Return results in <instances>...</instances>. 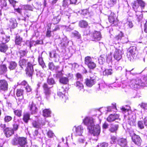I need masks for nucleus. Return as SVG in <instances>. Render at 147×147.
Segmentation results:
<instances>
[{
	"instance_id": "1",
	"label": "nucleus",
	"mask_w": 147,
	"mask_h": 147,
	"mask_svg": "<svg viewBox=\"0 0 147 147\" xmlns=\"http://www.w3.org/2000/svg\"><path fill=\"white\" fill-rule=\"evenodd\" d=\"M27 64V66L26 70V74L29 77H31L34 72L33 65L30 62H28L27 60L24 59H20L19 61V65L22 68L26 66Z\"/></svg>"
},
{
	"instance_id": "2",
	"label": "nucleus",
	"mask_w": 147,
	"mask_h": 147,
	"mask_svg": "<svg viewBox=\"0 0 147 147\" xmlns=\"http://www.w3.org/2000/svg\"><path fill=\"white\" fill-rule=\"evenodd\" d=\"M12 143L14 145H18V147H28L27 139L24 137H15L12 140Z\"/></svg>"
},
{
	"instance_id": "3",
	"label": "nucleus",
	"mask_w": 147,
	"mask_h": 147,
	"mask_svg": "<svg viewBox=\"0 0 147 147\" xmlns=\"http://www.w3.org/2000/svg\"><path fill=\"white\" fill-rule=\"evenodd\" d=\"M91 134V138L90 140H93L96 142L98 139V136L100 133V127L99 125L94 124L92 127V129H88Z\"/></svg>"
},
{
	"instance_id": "4",
	"label": "nucleus",
	"mask_w": 147,
	"mask_h": 147,
	"mask_svg": "<svg viewBox=\"0 0 147 147\" xmlns=\"http://www.w3.org/2000/svg\"><path fill=\"white\" fill-rule=\"evenodd\" d=\"M146 79L147 80V78ZM145 82L146 83L142 82L140 79L137 78L131 81L130 86L134 88H138L140 86H147L146 81Z\"/></svg>"
},
{
	"instance_id": "5",
	"label": "nucleus",
	"mask_w": 147,
	"mask_h": 147,
	"mask_svg": "<svg viewBox=\"0 0 147 147\" xmlns=\"http://www.w3.org/2000/svg\"><path fill=\"white\" fill-rule=\"evenodd\" d=\"M137 51L136 48L135 47H130L127 50V57L128 59L130 61H133L136 58L137 55Z\"/></svg>"
},
{
	"instance_id": "6",
	"label": "nucleus",
	"mask_w": 147,
	"mask_h": 147,
	"mask_svg": "<svg viewBox=\"0 0 147 147\" xmlns=\"http://www.w3.org/2000/svg\"><path fill=\"white\" fill-rule=\"evenodd\" d=\"M84 63L90 69H93L96 67V63L93 59L90 56H87L85 57Z\"/></svg>"
},
{
	"instance_id": "7",
	"label": "nucleus",
	"mask_w": 147,
	"mask_h": 147,
	"mask_svg": "<svg viewBox=\"0 0 147 147\" xmlns=\"http://www.w3.org/2000/svg\"><path fill=\"white\" fill-rule=\"evenodd\" d=\"M52 87V86L49 87L47 83H45L43 85V93L45 94V97L47 100L49 99L51 95L53 94L51 90V88Z\"/></svg>"
},
{
	"instance_id": "8",
	"label": "nucleus",
	"mask_w": 147,
	"mask_h": 147,
	"mask_svg": "<svg viewBox=\"0 0 147 147\" xmlns=\"http://www.w3.org/2000/svg\"><path fill=\"white\" fill-rule=\"evenodd\" d=\"M131 5L133 9L136 13V15L137 18V21L138 22H140L142 19L143 15L141 11H138L137 9L139 8V6L136 1L132 2Z\"/></svg>"
},
{
	"instance_id": "9",
	"label": "nucleus",
	"mask_w": 147,
	"mask_h": 147,
	"mask_svg": "<svg viewBox=\"0 0 147 147\" xmlns=\"http://www.w3.org/2000/svg\"><path fill=\"white\" fill-rule=\"evenodd\" d=\"M83 123L88 126V129H92V127L94 124L93 119L90 117H86L83 120Z\"/></svg>"
},
{
	"instance_id": "10",
	"label": "nucleus",
	"mask_w": 147,
	"mask_h": 147,
	"mask_svg": "<svg viewBox=\"0 0 147 147\" xmlns=\"http://www.w3.org/2000/svg\"><path fill=\"white\" fill-rule=\"evenodd\" d=\"M73 130L74 134L76 136H82L84 131V128L81 125L74 126L73 128Z\"/></svg>"
},
{
	"instance_id": "11",
	"label": "nucleus",
	"mask_w": 147,
	"mask_h": 147,
	"mask_svg": "<svg viewBox=\"0 0 147 147\" xmlns=\"http://www.w3.org/2000/svg\"><path fill=\"white\" fill-rule=\"evenodd\" d=\"M66 90L63 87H62L61 89H59L57 92V95L62 99V101L66 102V101L68 99V98L67 96H66L64 94V92Z\"/></svg>"
},
{
	"instance_id": "12",
	"label": "nucleus",
	"mask_w": 147,
	"mask_h": 147,
	"mask_svg": "<svg viewBox=\"0 0 147 147\" xmlns=\"http://www.w3.org/2000/svg\"><path fill=\"white\" fill-rule=\"evenodd\" d=\"M28 107L32 114H35L38 111V109L35 104L33 101L29 102Z\"/></svg>"
},
{
	"instance_id": "13",
	"label": "nucleus",
	"mask_w": 147,
	"mask_h": 147,
	"mask_svg": "<svg viewBox=\"0 0 147 147\" xmlns=\"http://www.w3.org/2000/svg\"><path fill=\"white\" fill-rule=\"evenodd\" d=\"M79 26L81 28H88V29L85 33L84 32V34L86 35H88L89 34L90 32V30L89 29L90 27L88 26V23L86 21L82 20L79 22Z\"/></svg>"
},
{
	"instance_id": "14",
	"label": "nucleus",
	"mask_w": 147,
	"mask_h": 147,
	"mask_svg": "<svg viewBox=\"0 0 147 147\" xmlns=\"http://www.w3.org/2000/svg\"><path fill=\"white\" fill-rule=\"evenodd\" d=\"M102 38L100 32L94 31L92 36V40L93 41H98L100 40Z\"/></svg>"
},
{
	"instance_id": "15",
	"label": "nucleus",
	"mask_w": 147,
	"mask_h": 147,
	"mask_svg": "<svg viewBox=\"0 0 147 147\" xmlns=\"http://www.w3.org/2000/svg\"><path fill=\"white\" fill-rule=\"evenodd\" d=\"M122 54L121 49L116 48L114 55L115 59L117 61H119L121 58Z\"/></svg>"
},
{
	"instance_id": "16",
	"label": "nucleus",
	"mask_w": 147,
	"mask_h": 147,
	"mask_svg": "<svg viewBox=\"0 0 147 147\" xmlns=\"http://www.w3.org/2000/svg\"><path fill=\"white\" fill-rule=\"evenodd\" d=\"M24 90L22 89H17L16 90V95L17 96H21V98H18V102L20 104L24 99L23 94L24 93Z\"/></svg>"
},
{
	"instance_id": "17",
	"label": "nucleus",
	"mask_w": 147,
	"mask_h": 147,
	"mask_svg": "<svg viewBox=\"0 0 147 147\" xmlns=\"http://www.w3.org/2000/svg\"><path fill=\"white\" fill-rule=\"evenodd\" d=\"M7 65L2 63L0 65V75L6 76L7 75Z\"/></svg>"
},
{
	"instance_id": "18",
	"label": "nucleus",
	"mask_w": 147,
	"mask_h": 147,
	"mask_svg": "<svg viewBox=\"0 0 147 147\" xmlns=\"http://www.w3.org/2000/svg\"><path fill=\"white\" fill-rule=\"evenodd\" d=\"M131 139L132 141L136 144L140 146L142 140L139 136L134 134L132 136Z\"/></svg>"
},
{
	"instance_id": "19",
	"label": "nucleus",
	"mask_w": 147,
	"mask_h": 147,
	"mask_svg": "<svg viewBox=\"0 0 147 147\" xmlns=\"http://www.w3.org/2000/svg\"><path fill=\"white\" fill-rule=\"evenodd\" d=\"M96 82V80L94 77H90V78H87L85 80V83L88 87L92 86Z\"/></svg>"
},
{
	"instance_id": "20",
	"label": "nucleus",
	"mask_w": 147,
	"mask_h": 147,
	"mask_svg": "<svg viewBox=\"0 0 147 147\" xmlns=\"http://www.w3.org/2000/svg\"><path fill=\"white\" fill-rule=\"evenodd\" d=\"M8 83L4 80H0V89L3 91H6L8 89Z\"/></svg>"
},
{
	"instance_id": "21",
	"label": "nucleus",
	"mask_w": 147,
	"mask_h": 147,
	"mask_svg": "<svg viewBox=\"0 0 147 147\" xmlns=\"http://www.w3.org/2000/svg\"><path fill=\"white\" fill-rule=\"evenodd\" d=\"M18 24L16 19L13 18H11L9 20L8 24L9 28L11 29H14L17 26Z\"/></svg>"
},
{
	"instance_id": "22",
	"label": "nucleus",
	"mask_w": 147,
	"mask_h": 147,
	"mask_svg": "<svg viewBox=\"0 0 147 147\" xmlns=\"http://www.w3.org/2000/svg\"><path fill=\"white\" fill-rule=\"evenodd\" d=\"M138 125V127L140 129H144V126L147 127V117H145L143 121H139Z\"/></svg>"
},
{
	"instance_id": "23",
	"label": "nucleus",
	"mask_w": 147,
	"mask_h": 147,
	"mask_svg": "<svg viewBox=\"0 0 147 147\" xmlns=\"http://www.w3.org/2000/svg\"><path fill=\"white\" fill-rule=\"evenodd\" d=\"M4 132L7 137H9L14 133L13 129L11 128L7 127L4 129Z\"/></svg>"
},
{
	"instance_id": "24",
	"label": "nucleus",
	"mask_w": 147,
	"mask_h": 147,
	"mask_svg": "<svg viewBox=\"0 0 147 147\" xmlns=\"http://www.w3.org/2000/svg\"><path fill=\"white\" fill-rule=\"evenodd\" d=\"M108 19L109 22L112 24L116 23L118 21L116 15L113 13H111Z\"/></svg>"
},
{
	"instance_id": "25",
	"label": "nucleus",
	"mask_w": 147,
	"mask_h": 147,
	"mask_svg": "<svg viewBox=\"0 0 147 147\" xmlns=\"http://www.w3.org/2000/svg\"><path fill=\"white\" fill-rule=\"evenodd\" d=\"M9 40V36H7L5 34L2 32H0V41L5 43L7 42Z\"/></svg>"
},
{
	"instance_id": "26",
	"label": "nucleus",
	"mask_w": 147,
	"mask_h": 147,
	"mask_svg": "<svg viewBox=\"0 0 147 147\" xmlns=\"http://www.w3.org/2000/svg\"><path fill=\"white\" fill-rule=\"evenodd\" d=\"M117 142L118 144L121 147L127 145V141L126 138H119L117 139Z\"/></svg>"
},
{
	"instance_id": "27",
	"label": "nucleus",
	"mask_w": 147,
	"mask_h": 147,
	"mask_svg": "<svg viewBox=\"0 0 147 147\" xmlns=\"http://www.w3.org/2000/svg\"><path fill=\"white\" fill-rule=\"evenodd\" d=\"M119 116L117 114L110 115L107 119V121L109 122H111L114 121L116 119H118Z\"/></svg>"
},
{
	"instance_id": "28",
	"label": "nucleus",
	"mask_w": 147,
	"mask_h": 147,
	"mask_svg": "<svg viewBox=\"0 0 147 147\" xmlns=\"http://www.w3.org/2000/svg\"><path fill=\"white\" fill-rule=\"evenodd\" d=\"M82 81H77L75 85L79 91H81L83 92L84 91V85L82 83Z\"/></svg>"
},
{
	"instance_id": "29",
	"label": "nucleus",
	"mask_w": 147,
	"mask_h": 147,
	"mask_svg": "<svg viewBox=\"0 0 147 147\" xmlns=\"http://www.w3.org/2000/svg\"><path fill=\"white\" fill-rule=\"evenodd\" d=\"M17 64L15 61H11L9 63L8 68L10 70H13L16 69L17 67Z\"/></svg>"
},
{
	"instance_id": "30",
	"label": "nucleus",
	"mask_w": 147,
	"mask_h": 147,
	"mask_svg": "<svg viewBox=\"0 0 147 147\" xmlns=\"http://www.w3.org/2000/svg\"><path fill=\"white\" fill-rule=\"evenodd\" d=\"M61 19L60 14H58L57 16L54 17L52 20V22L54 24H58Z\"/></svg>"
},
{
	"instance_id": "31",
	"label": "nucleus",
	"mask_w": 147,
	"mask_h": 147,
	"mask_svg": "<svg viewBox=\"0 0 147 147\" xmlns=\"http://www.w3.org/2000/svg\"><path fill=\"white\" fill-rule=\"evenodd\" d=\"M48 67L49 69L51 70H57L60 68L59 66L58 65L55 66L54 63L52 62H49V63Z\"/></svg>"
},
{
	"instance_id": "32",
	"label": "nucleus",
	"mask_w": 147,
	"mask_h": 147,
	"mask_svg": "<svg viewBox=\"0 0 147 147\" xmlns=\"http://www.w3.org/2000/svg\"><path fill=\"white\" fill-rule=\"evenodd\" d=\"M42 53L41 55H40L38 57V61L40 65L42 68L44 69L46 67L45 63H44L42 57Z\"/></svg>"
},
{
	"instance_id": "33",
	"label": "nucleus",
	"mask_w": 147,
	"mask_h": 147,
	"mask_svg": "<svg viewBox=\"0 0 147 147\" xmlns=\"http://www.w3.org/2000/svg\"><path fill=\"white\" fill-rule=\"evenodd\" d=\"M8 48V46L5 43H2L0 44V51L1 52L5 53Z\"/></svg>"
},
{
	"instance_id": "34",
	"label": "nucleus",
	"mask_w": 147,
	"mask_h": 147,
	"mask_svg": "<svg viewBox=\"0 0 147 147\" xmlns=\"http://www.w3.org/2000/svg\"><path fill=\"white\" fill-rule=\"evenodd\" d=\"M30 114L29 113H24L23 115V120L26 123H28V120L30 119Z\"/></svg>"
},
{
	"instance_id": "35",
	"label": "nucleus",
	"mask_w": 147,
	"mask_h": 147,
	"mask_svg": "<svg viewBox=\"0 0 147 147\" xmlns=\"http://www.w3.org/2000/svg\"><path fill=\"white\" fill-rule=\"evenodd\" d=\"M19 120H17L16 121L14 120L13 124V131H16L18 129L19 125Z\"/></svg>"
},
{
	"instance_id": "36",
	"label": "nucleus",
	"mask_w": 147,
	"mask_h": 147,
	"mask_svg": "<svg viewBox=\"0 0 147 147\" xmlns=\"http://www.w3.org/2000/svg\"><path fill=\"white\" fill-rule=\"evenodd\" d=\"M51 113V112L49 109H45L43 111V115L44 117H50Z\"/></svg>"
},
{
	"instance_id": "37",
	"label": "nucleus",
	"mask_w": 147,
	"mask_h": 147,
	"mask_svg": "<svg viewBox=\"0 0 147 147\" xmlns=\"http://www.w3.org/2000/svg\"><path fill=\"white\" fill-rule=\"evenodd\" d=\"M22 42V39L19 36H17L16 38L15 43L17 45L20 46L21 45V43Z\"/></svg>"
},
{
	"instance_id": "38",
	"label": "nucleus",
	"mask_w": 147,
	"mask_h": 147,
	"mask_svg": "<svg viewBox=\"0 0 147 147\" xmlns=\"http://www.w3.org/2000/svg\"><path fill=\"white\" fill-rule=\"evenodd\" d=\"M118 127V125H111L109 130L111 132H115Z\"/></svg>"
},
{
	"instance_id": "39",
	"label": "nucleus",
	"mask_w": 147,
	"mask_h": 147,
	"mask_svg": "<svg viewBox=\"0 0 147 147\" xmlns=\"http://www.w3.org/2000/svg\"><path fill=\"white\" fill-rule=\"evenodd\" d=\"M135 1H134L133 2ZM136 2L137 4L139 6V5L142 9H143L144 8L146 4L145 2L142 0H136Z\"/></svg>"
},
{
	"instance_id": "40",
	"label": "nucleus",
	"mask_w": 147,
	"mask_h": 147,
	"mask_svg": "<svg viewBox=\"0 0 147 147\" xmlns=\"http://www.w3.org/2000/svg\"><path fill=\"white\" fill-rule=\"evenodd\" d=\"M60 82L64 84H67L69 82V80L67 77H63L60 78Z\"/></svg>"
},
{
	"instance_id": "41",
	"label": "nucleus",
	"mask_w": 147,
	"mask_h": 147,
	"mask_svg": "<svg viewBox=\"0 0 147 147\" xmlns=\"http://www.w3.org/2000/svg\"><path fill=\"white\" fill-rule=\"evenodd\" d=\"M23 8L25 10L28 11L29 10L32 11L35 7L33 5L32 6L29 5H24Z\"/></svg>"
},
{
	"instance_id": "42",
	"label": "nucleus",
	"mask_w": 147,
	"mask_h": 147,
	"mask_svg": "<svg viewBox=\"0 0 147 147\" xmlns=\"http://www.w3.org/2000/svg\"><path fill=\"white\" fill-rule=\"evenodd\" d=\"M47 82L48 84L50 85H53L55 83L54 79L53 78H50L49 76L47 79Z\"/></svg>"
},
{
	"instance_id": "43",
	"label": "nucleus",
	"mask_w": 147,
	"mask_h": 147,
	"mask_svg": "<svg viewBox=\"0 0 147 147\" xmlns=\"http://www.w3.org/2000/svg\"><path fill=\"white\" fill-rule=\"evenodd\" d=\"M26 44L27 46L29 47L30 49L34 45L35 46V41L33 40L31 41H27L26 42Z\"/></svg>"
},
{
	"instance_id": "44",
	"label": "nucleus",
	"mask_w": 147,
	"mask_h": 147,
	"mask_svg": "<svg viewBox=\"0 0 147 147\" xmlns=\"http://www.w3.org/2000/svg\"><path fill=\"white\" fill-rule=\"evenodd\" d=\"M77 81H82L83 78L82 76L79 73H77L76 75Z\"/></svg>"
},
{
	"instance_id": "45",
	"label": "nucleus",
	"mask_w": 147,
	"mask_h": 147,
	"mask_svg": "<svg viewBox=\"0 0 147 147\" xmlns=\"http://www.w3.org/2000/svg\"><path fill=\"white\" fill-rule=\"evenodd\" d=\"M113 72L111 69H105L103 71V74L104 75H110L112 74Z\"/></svg>"
},
{
	"instance_id": "46",
	"label": "nucleus",
	"mask_w": 147,
	"mask_h": 147,
	"mask_svg": "<svg viewBox=\"0 0 147 147\" xmlns=\"http://www.w3.org/2000/svg\"><path fill=\"white\" fill-rule=\"evenodd\" d=\"M32 125L33 127L35 128H41V125L40 124V123L36 121H32Z\"/></svg>"
},
{
	"instance_id": "47",
	"label": "nucleus",
	"mask_w": 147,
	"mask_h": 147,
	"mask_svg": "<svg viewBox=\"0 0 147 147\" xmlns=\"http://www.w3.org/2000/svg\"><path fill=\"white\" fill-rule=\"evenodd\" d=\"M27 53L28 51H20L19 52L20 58H22L24 56L26 57Z\"/></svg>"
},
{
	"instance_id": "48",
	"label": "nucleus",
	"mask_w": 147,
	"mask_h": 147,
	"mask_svg": "<svg viewBox=\"0 0 147 147\" xmlns=\"http://www.w3.org/2000/svg\"><path fill=\"white\" fill-rule=\"evenodd\" d=\"M125 25L127 26L128 28H132L134 26L133 24L132 21L128 20L125 23Z\"/></svg>"
},
{
	"instance_id": "49",
	"label": "nucleus",
	"mask_w": 147,
	"mask_h": 147,
	"mask_svg": "<svg viewBox=\"0 0 147 147\" xmlns=\"http://www.w3.org/2000/svg\"><path fill=\"white\" fill-rule=\"evenodd\" d=\"M78 141L79 143H84L85 142V145L84 146H85L86 144H87V142L86 141L85 138L84 137H82L80 138L78 140Z\"/></svg>"
},
{
	"instance_id": "50",
	"label": "nucleus",
	"mask_w": 147,
	"mask_h": 147,
	"mask_svg": "<svg viewBox=\"0 0 147 147\" xmlns=\"http://www.w3.org/2000/svg\"><path fill=\"white\" fill-rule=\"evenodd\" d=\"M7 5V2L5 0H0V7L1 8L5 7Z\"/></svg>"
},
{
	"instance_id": "51",
	"label": "nucleus",
	"mask_w": 147,
	"mask_h": 147,
	"mask_svg": "<svg viewBox=\"0 0 147 147\" xmlns=\"http://www.w3.org/2000/svg\"><path fill=\"white\" fill-rule=\"evenodd\" d=\"M118 1L119 0H110L108 3L110 7H113L117 3Z\"/></svg>"
},
{
	"instance_id": "52",
	"label": "nucleus",
	"mask_w": 147,
	"mask_h": 147,
	"mask_svg": "<svg viewBox=\"0 0 147 147\" xmlns=\"http://www.w3.org/2000/svg\"><path fill=\"white\" fill-rule=\"evenodd\" d=\"M123 36V34L121 32H120L118 35L115 36V38L117 40H120Z\"/></svg>"
},
{
	"instance_id": "53",
	"label": "nucleus",
	"mask_w": 147,
	"mask_h": 147,
	"mask_svg": "<svg viewBox=\"0 0 147 147\" xmlns=\"http://www.w3.org/2000/svg\"><path fill=\"white\" fill-rule=\"evenodd\" d=\"M72 34L75 37H76L77 38L79 39L80 37V35L79 32L76 31H74L72 32Z\"/></svg>"
},
{
	"instance_id": "54",
	"label": "nucleus",
	"mask_w": 147,
	"mask_h": 147,
	"mask_svg": "<svg viewBox=\"0 0 147 147\" xmlns=\"http://www.w3.org/2000/svg\"><path fill=\"white\" fill-rule=\"evenodd\" d=\"M63 41L61 42L62 44L65 47L67 46L69 42V41L67 38L66 37L65 38L63 39Z\"/></svg>"
},
{
	"instance_id": "55",
	"label": "nucleus",
	"mask_w": 147,
	"mask_h": 147,
	"mask_svg": "<svg viewBox=\"0 0 147 147\" xmlns=\"http://www.w3.org/2000/svg\"><path fill=\"white\" fill-rule=\"evenodd\" d=\"M36 75L37 76L42 77L43 76L42 71L38 69H36Z\"/></svg>"
},
{
	"instance_id": "56",
	"label": "nucleus",
	"mask_w": 147,
	"mask_h": 147,
	"mask_svg": "<svg viewBox=\"0 0 147 147\" xmlns=\"http://www.w3.org/2000/svg\"><path fill=\"white\" fill-rule=\"evenodd\" d=\"M12 119V117L9 116H5L4 118V120L5 122H7L11 121Z\"/></svg>"
},
{
	"instance_id": "57",
	"label": "nucleus",
	"mask_w": 147,
	"mask_h": 147,
	"mask_svg": "<svg viewBox=\"0 0 147 147\" xmlns=\"http://www.w3.org/2000/svg\"><path fill=\"white\" fill-rule=\"evenodd\" d=\"M14 112L15 115L19 117H20L21 116L22 111L21 110H17L14 111Z\"/></svg>"
},
{
	"instance_id": "58",
	"label": "nucleus",
	"mask_w": 147,
	"mask_h": 147,
	"mask_svg": "<svg viewBox=\"0 0 147 147\" xmlns=\"http://www.w3.org/2000/svg\"><path fill=\"white\" fill-rule=\"evenodd\" d=\"M24 14L25 17L24 18V20H25V19L27 18H28L30 16L31 13L29 12L28 10H25L24 12Z\"/></svg>"
},
{
	"instance_id": "59",
	"label": "nucleus",
	"mask_w": 147,
	"mask_h": 147,
	"mask_svg": "<svg viewBox=\"0 0 147 147\" xmlns=\"http://www.w3.org/2000/svg\"><path fill=\"white\" fill-rule=\"evenodd\" d=\"M112 105H113V106H112V107H109L107 108V111H111V110L112 109H114L116 108V104L115 103L112 104Z\"/></svg>"
},
{
	"instance_id": "60",
	"label": "nucleus",
	"mask_w": 147,
	"mask_h": 147,
	"mask_svg": "<svg viewBox=\"0 0 147 147\" xmlns=\"http://www.w3.org/2000/svg\"><path fill=\"white\" fill-rule=\"evenodd\" d=\"M120 41L122 43L124 44L128 42V40L127 38L123 36V37L120 40Z\"/></svg>"
},
{
	"instance_id": "61",
	"label": "nucleus",
	"mask_w": 147,
	"mask_h": 147,
	"mask_svg": "<svg viewBox=\"0 0 147 147\" xmlns=\"http://www.w3.org/2000/svg\"><path fill=\"white\" fill-rule=\"evenodd\" d=\"M70 3L69 0H63V6L66 7Z\"/></svg>"
},
{
	"instance_id": "62",
	"label": "nucleus",
	"mask_w": 147,
	"mask_h": 147,
	"mask_svg": "<svg viewBox=\"0 0 147 147\" xmlns=\"http://www.w3.org/2000/svg\"><path fill=\"white\" fill-rule=\"evenodd\" d=\"M128 123L130 125L133 126L135 124V121L134 119H129Z\"/></svg>"
},
{
	"instance_id": "63",
	"label": "nucleus",
	"mask_w": 147,
	"mask_h": 147,
	"mask_svg": "<svg viewBox=\"0 0 147 147\" xmlns=\"http://www.w3.org/2000/svg\"><path fill=\"white\" fill-rule=\"evenodd\" d=\"M10 3L12 5L13 7L15 8L16 7V3L18 2L14 0H8Z\"/></svg>"
},
{
	"instance_id": "64",
	"label": "nucleus",
	"mask_w": 147,
	"mask_h": 147,
	"mask_svg": "<svg viewBox=\"0 0 147 147\" xmlns=\"http://www.w3.org/2000/svg\"><path fill=\"white\" fill-rule=\"evenodd\" d=\"M63 74L62 73L61 71H58L57 72L56 74V76L57 78H59L60 79V78L63 77Z\"/></svg>"
}]
</instances>
